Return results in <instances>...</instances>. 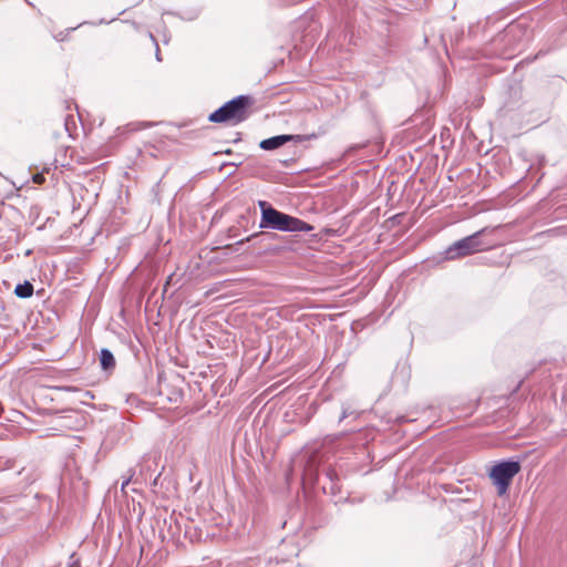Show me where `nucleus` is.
I'll return each mask as SVG.
<instances>
[{
	"label": "nucleus",
	"instance_id": "obj_1",
	"mask_svg": "<svg viewBox=\"0 0 567 567\" xmlns=\"http://www.w3.org/2000/svg\"><path fill=\"white\" fill-rule=\"evenodd\" d=\"M258 206L261 210L260 228L289 233H308L313 230L312 225L277 210L265 200H259Z\"/></svg>",
	"mask_w": 567,
	"mask_h": 567
},
{
	"label": "nucleus",
	"instance_id": "obj_2",
	"mask_svg": "<svg viewBox=\"0 0 567 567\" xmlns=\"http://www.w3.org/2000/svg\"><path fill=\"white\" fill-rule=\"evenodd\" d=\"M248 102V96L239 95L213 112L208 120L214 123L230 121L234 124H238L247 118Z\"/></svg>",
	"mask_w": 567,
	"mask_h": 567
},
{
	"label": "nucleus",
	"instance_id": "obj_3",
	"mask_svg": "<svg viewBox=\"0 0 567 567\" xmlns=\"http://www.w3.org/2000/svg\"><path fill=\"white\" fill-rule=\"evenodd\" d=\"M519 471L520 464L517 461H504L492 467L489 477L496 486L499 496L507 493L512 480Z\"/></svg>",
	"mask_w": 567,
	"mask_h": 567
},
{
	"label": "nucleus",
	"instance_id": "obj_4",
	"mask_svg": "<svg viewBox=\"0 0 567 567\" xmlns=\"http://www.w3.org/2000/svg\"><path fill=\"white\" fill-rule=\"evenodd\" d=\"M481 233L477 231L451 245L445 251V259L453 260L481 250L483 247L480 240Z\"/></svg>",
	"mask_w": 567,
	"mask_h": 567
},
{
	"label": "nucleus",
	"instance_id": "obj_5",
	"mask_svg": "<svg viewBox=\"0 0 567 567\" xmlns=\"http://www.w3.org/2000/svg\"><path fill=\"white\" fill-rule=\"evenodd\" d=\"M309 138L310 136L307 135H277L270 138L262 140L259 146L265 151H271L282 146L285 143L289 141L303 142Z\"/></svg>",
	"mask_w": 567,
	"mask_h": 567
},
{
	"label": "nucleus",
	"instance_id": "obj_6",
	"mask_svg": "<svg viewBox=\"0 0 567 567\" xmlns=\"http://www.w3.org/2000/svg\"><path fill=\"white\" fill-rule=\"evenodd\" d=\"M100 363L103 370L109 371L115 368V358L107 349H102L100 352Z\"/></svg>",
	"mask_w": 567,
	"mask_h": 567
},
{
	"label": "nucleus",
	"instance_id": "obj_7",
	"mask_svg": "<svg viewBox=\"0 0 567 567\" xmlns=\"http://www.w3.org/2000/svg\"><path fill=\"white\" fill-rule=\"evenodd\" d=\"M33 286L29 281H24L23 284H19L14 288V293L17 297L25 299L30 298L33 295Z\"/></svg>",
	"mask_w": 567,
	"mask_h": 567
},
{
	"label": "nucleus",
	"instance_id": "obj_8",
	"mask_svg": "<svg viewBox=\"0 0 567 567\" xmlns=\"http://www.w3.org/2000/svg\"><path fill=\"white\" fill-rule=\"evenodd\" d=\"M32 179H33V182H34L35 184H42V183H44V181H45V178H44L43 174H40V173H39V174H35V175L32 177Z\"/></svg>",
	"mask_w": 567,
	"mask_h": 567
},
{
	"label": "nucleus",
	"instance_id": "obj_9",
	"mask_svg": "<svg viewBox=\"0 0 567 567\" xmlns=\"http://www.w3.org/2000/svg\"><path fill=\"white\" fill-rule=\"evenodd\" d=\"M132 476H133V474H131V475H130L125 481H123V483H122V489H124V488H125V486H126V485H128V483H130V482H131V480H132Z\"/></svg>",
	"mask_w": 567,
	"mask_h": 567
},
{
	"label": "nucleus",
	"instance_id": "obj_10",
	"mask_svg": "<svg viewBox=\"0 0 567 567\" xmlns=\"http://www.w3.org/2000/svg\"><path fill=\"white\" fill-rule=\"evenodd\" d=\"M347 416H348V412H347V410H343L342 415H341V417H340V421H342V420H343V419H346Z\"/></svg>",
	"mask_w": 567,
	"mask_h": 567
},
{
	"label": "nucleus",
	"instance_id": "obj_11",
	"mask_svg": "<svg viewBox=\"0 0 567 567\" xmlns=\"http://www.w3.org/2000/svg\"><path fill=\"white\" fill-rule=\"evenodd\" d=\"M156 59H157L158 61H161L159 50H158V49H157V51H156Z\"/></svg>",
	"mask_w": 567,
	"mask_h": 567
}]
</instances>
